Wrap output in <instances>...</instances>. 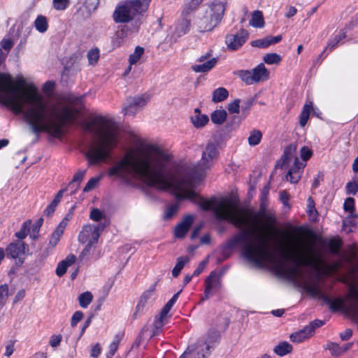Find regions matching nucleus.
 I'll list each match as a JSON object with an SVG mask.
<instances>
[{
    "instance_id": "1",
    "label": "nucleus",
    "mask_w": 358,
    "mask_h": 358,
    "mask_svg": "<svg viewBox=\"0 0 358 358\" xmlns=\"http://www.w3.org/2000/svg\"><path fill=\"white\" fill-rule=\"evenodd\" d=\"M0 91L6 94L5 102L14 113H21L29 106L25 117L34 133L46 131L58 137L63 127L73 122L80 113L71 103L49 106L38 89L22 78L14 80L10 75L1 73Z\"/></svg>"
},
{
    "instance_id": "2",
    "label": "nucleus",
    "mask_w": 358,
    "mask_h": 358,
    "mask_svg": "<svg viewBox=\"0 0 358 358\" xmlns=\"http://www.w3.org/2000/svg\"><path fill=\"white\" fill-rule=\"evenodd\" d=\"M171 155L152 144H141L135 151L129 152L113 167L109 176L125 180L137 178L159 189L173 188L178 199H187L196 202L198 194L187 188L188 180L175 175L169 169Z\"/></svg>"
},
{
    "instance_id": "3",
    "label": "nucleus",
    "mask_w": 358,
    "mask_h": 358,
    "mask_svg": "<svg viewBox=\"0 0 358 358\" xmlns=\"http://www.w3.org/2000/svg\"><path fill=\"white\" fill-rule=\"evenodd\" d=\"M282 255L295 264L293 266L281 269L282 274L293 281L303 278L300 266H310L320 274L327 275L336 273L343 264L341 260L331 264H327L315 244L303 238H293L282 249Z\"/></svg>"
},
{
    "instance_id": "4",
    "label": "nucleus",
    "mask_w": 358,
    "mask_h": 358,
    "mask_svg": "<svg viewBox=\"0 0 358 358\" xmlns=\"http://www.w3.org/2000/svg\"><path fill=\"white\" fill-rule=\"evenodd\" d=\"M85 131L92 134V141L86 153L89 165L106 162L117 145L118 129L115 124L103 117H96L83 124Z\"/></svg>"
},
{
    "instance_id": "5",
    "label": "nucleus",
    "mask_w": 358,
    "mask_h": 358,
    "mask_svg": "<svg viewBox=\"0 0 358 358\" xmlns=\"http://www.w3.org/2000/svg\"><path fill=\"white\" fill-rule=\"evenodd\" d=\"M274 231L270 227L259 231L243 229L231 238V245H241L244 257L255 264L274 263L275 255L268 241V236Z\"/></svg>"
},
{
    "instance_id": "6",
    "label": "nucleus",
    "mask_w": 358,
    "mask_h": 358,
    "mask_svg": "<svg viewBox=\"0 0 358 358\" xmlns=\"http://www.w3.org/2000/svg\"><path fill=\"white\" fill-rule=\"evenodd\" d=\"M199 200L198 204L202 209H213L217 219L228 220L236 227H248L250 222L257 224V216L251 210L239 206L231 198H222L217 203L213 200Z\"/></svg>"
},
{
    "instance_id": "7",
    "label": "nucleus",
    "mask_w": 358,
    "mask_h": 358,
    "mask_svg": "<svg viewBox=\"0 0 358 358\" xmlns=\"http://www.w3.org/2000/svg\"><path fill=\"white\" fill-rule=\"evenodd\" d=\"M151 0H127L120 3L113 13V20L117 23L131 21L137 15L145 12Z\"/></svg>"
},
{
    "instance_id": "8",
    "label": "nucleus",
    "mask_w": 358,
    "mask_h": 358,
    "mask_svg": "<svg viewBox=\"0 0 358 358\" xmlns=\"http://www.w3.org/2000/svg\"><path fill=\"white\" fill-rule=\"evenodd\" d=\"M321 298L330 305L331 310L336 311L341 308H345L352 317L358 318V289L355 285H350L349 292L345 300L341 298L331 300L322 294H321Z\"/></svg>"
},
{
    "instance_id": "9",
    "label": "nucleus",
    "mask_w": 358,
    "mask_h": 358,
    "mask_svg": "<svg viewBox=\"0 0 358 358\" xmlns=\"http://www.w3.org/2000/svg\"><path fill=\"white\" fill-rule=\"evenodd\" d=\"M224 7L222 3H213L206 10L199 20V29L201 31H211L222 20Z\"/></svg>"
},
{
    "instance_id": "10",
    "label": "nucleus",
    "mask_w": 358,
    "mask_h": 358,
    "mask_svg": "<svg viewBox=\"0 0 358 358\" xmlns=\"http://www.w3.org/2000/svg\"><path fill=\"white\" fill-rule=\"evenodd\" d=\"M296 150V146L289 145L285 148L284 155L282 156L283 166L285 164L289 162L294 159V165L289 169L286 179L292 183H296L301 178L300 169L302 168V164L299 162L297 157H294V154Z\"/></svg>"
},
{
    "instance_id": "11",
    "label": "nucleus",
    "mask_w": 358,
    "mask_h": 358,
    "mask_svg": "<svg viewBox=\"0 0 358 358\" xmlns=\"http://www.w3.org/2000/svg\"><path fill=\"white\" fill-rule=\"evenodd\" d=\"M218 152L215 145L208 143L202 153L200 162L194 166L192 171L195 176H201L211 166L213 160L217 157Z\"/></svg>"
},
{
    "instance_id": "12",
    "label": "nucleus",
    "mask_w": 358,
    "mask_h": 358,
    "mask_svg": "<svg viewBox=\"0 0 358 358\" xmlns=\"http://www.w3.org/2000/svg\"><path fill=\"white\" fill-rule=\"evenodd\" d=\"M103 227V225L87 224L84 226L79 234V241L83 244L90 241L97 242Z\"/></svg>"
},
{
    "instance_id": "13",
    "label": "nucleus",
    "mask_w": 358,
    "mask_h": 358,
    "mask_svg": "<svg viewBox=\"0 0 358 358\" xmlns=\"http://www.w3.org/2000/svg\"><path fill=\"white\" fill-rule=\"evenodd\" d=\"M220 287V275L215 271H212L205 280V290L202 300L208 299L212 295L213 289H219Z\"/></svg>"
},
{
    "instance_id": "14",
    "label": "nucleus",
    "mask_w": 358,
    "mask_h": 358,
    "mask_svg": "<svg viewBox=\"0 0 358 358\" xmlns=\"http://www.w3.org/2000/svg\"><path fill=\"white\" fill-rule=\"evenodd\" d=\"M28 250L27 245L21 241H17L15 243H10L6 248V251L8 255H10L13 259H19L21 263L23 262V259L26 251Z\"/></svg>"
},
{
    "instance_id": "15",
    "label": "nucleus",
    "mask_w": 358,
    "mask_h": 358,
    "mask_svg": "<svg viewBox=\"0 0 358 358\" xmlns=\"http://www.w3.org/2000/svg\"><path fill=\"white\" fill-rule=\"evenodd\" d=\"M248 36L244 29L240 30L236 34H230L226 37V43L230 50H236L243 45Z\"/></svg>"
},
{
    "instance_id": "16",
    "label": "nucleus",
    "mask_w": 358,
    "mask_h": 358,
    "mask_svg": "<svg viewBox=\"0 0 358 358\" xmlns=\"http://www.w3.org/2000/svg\"><path fill=\"white\" fill-rule=\"evenodd\" d=\"M193 222L194 217L192 215H187L185 217L182 222L176 227L174 230L175 236L178 238H184L193 224Z\"/></svg>"
},
{
    "instance_id": "17",
    "label": "nucleus",
    "mask_w": 358,
    "mask_h": 358,
    "mask_svg": "<svg viewBox=\"0 0 358 358\" xmlns=\"http://www.w3.org/2000/svg\"><path fill=\"white\" fill-rule=\"evenodd\" d=\"M254 83L266 80L269 78V72L264 64H259L252 70Z\"/></svg>"
},
{
    "instance_id": "18",
    "label": "nucleus",
    "mask_w": 358,
    "mask_h": 358,
    "mask_svg": "<svg viewBox=\"0 0 358 358\" xmlns=\"http://www.w3.org/2000/svg\"><path fill=\"white\" fill-rule=\"evenodd\" d=\"M76 260V257L73 255H69L67 257L59 263L57 269L56 273L58 276L63 275L69 266L72 265Z\"/></svg>"
},
{
    "instance_id": "19",
    "label": "nucleus",
    "mask_w": 358,
    "mask_h": 358,
    "mask_svg": "<svg viewBox=\"0 0 358 358\" xmlns=\"http://www.w3.org/2000/svg\"><path fill=\"white\" fill-rule=\"evenodd\" d=\"M67 222L64 220L60 222L59 226L57 227L55 231L52 234L50 239V244L52 246H55L59 242L61 236H62L64 229L66 226Z\"/></svg>"
},
{
    "instance_id": "20",
    "label": "nucleus",
    "mask_w": 358,
    "mask_h": 358,
    "mask_svg": "<svg viewBox=\"0 0 358 358\" xmlns=\"http://www.w3.org/2000/svg\"><path fill=\"white\" fill-rule=\"evenodd\" d=\"M249 24L253 27H263L264 26V20L262 12L259 10L254 11L252 14Z\"/></svg>"
},
{
    "instance_id": "21",
    "label": "nucleus",
    "mask_w": 358,
    "mask_h": 358,
    "mask_svg": "<svg viewBox=\"0 0 358 358\" xmlns=\"http://www.w3.org/2000/svg\"><path fill=\"white\" fill-rule=\"evenodd\" d=\"M358 217L356 213H350L343 221V228L346 233H350L353 231L355 226V220Z\"/></svg>"
},
{
    "instance_id": "22",
    "label": "nucleus",
    "mask_w": 358,
    "mask_h": 358,
    "mask_svg": "<svg viewBox=\"0 0 358 358\" xmlns=\"http://www.w3.org/2000/svg\"><path fill=\"white\" fill-rule=\"evenodd\" d=\"M312 336L311 333H309L307 327H305L302 330H300L295 334H292L290 335V339L292 342L301 343L305 339L310 337Z\"/></svg>"
},
{
    "instance_id": "23",
    "label": "nucleus",
    "mask_w": 358,
    "mask_h": 358,
    "mask_svg": "<svg viewBox=\"0 0 358 358\" xmlns=\"http://www.w3.org/2000/svg\"><path fill=\"white\" fill-rule=\"evenodd\" d=\"M217 63L216 58H212L203 64L194 65L192 70L195 72H206L210 70Z\"/></svg>"
},
{
    "instance_id": "24",
    "label": "nucleus",
    "mask_w": 358,
    "mask_h": 358,
    "mask_svg": "<svg viewBox=\"0 0 358 358\" xmlns=\"http://www.w3.org/2000/svg\"><path fill=\"white\" fill-rule=\"evenodd\" d=\"M228 95L229 92L225 88L219 87L213 92L212 101L215 103L222 101L228 97Z\"/></svg>"
},
{
    "instance_id": "25",
    "label": "nucleus",
    "mask_w": 358,
    "mask_h": 358,
    "mask_svg": "<svg viewBox=\"0 0 358 358\" xmlns=\"http://www.w3.org/2000/svg\"><path fill=\"white\" fill-rule=\"evenodd\" d=\"M171 309L168 308L164 306L163 309L161 310L159 316L156 317L155 321V328L157 330H161L164 325V320L168 316V313Z\"/></svg>"
},
{
    "instance_id": "26",
    "label": "nucleus",
    "mask_w": 358,
    "mask_h": 358,
    "mask_svg": "<svg viewBox=\"0 0 358 358\" xmlns=\"http://www.w3.org/2000/svg\"><path fill=\"white\" fill-rule=\"evenodd\" d=\"M313 108V103L312 102H310L309 103H306L303 106L302 112L300 115V124L301 127H304L309 118L310 110Z\"/></svg>"
},
{
    "instance_id": "27",
    "label": "nucleus",
    "mask_w": 358,
    "mask_h": 358,
    "mask_svg": "<svg viewBox=\"0 0 358 358\" xmlns=\"http://www.w3.org/2000/svg\"><path fill=\"white\" fill-rule=\"evenodd\" d=\"M352 344L348 343L345 345L344 348H341L338 345V344L332 343L328 345V349L331 351V353L334 356H338L346 352L350 347Z\"/></svg>"
},
{
    "instance_id": "28",
    "label": "nucleus",
    "mask_w": 358,
    "mask_h": 358,
    "mask_svg": "<svg viewBox=\"0 0 358 358\" xmlns=\"http://www.w3.org/2000/svg\"><path fill=\"white\" fill-rule=\"evenodd\" d=\"M227 114L224 110H217L214 111L211 115V120L217 124H222L227 118Z\"/></svg>"
},
{
    "instance_id": "29",
    "label": "nucleus",
    "mask_w": 358,
    "mask_h": 358,
    "mask_svg": "<svg viewBox=\"0 0 358 358\" xmlns=\"http://www.w3.org/2000/svg\"><path fill=\"white\" fill-rule=\"evenodd\" d=\"M191 120L195 127L200 128L205 126L208 123V117L206 115H201V113H199L192 117Z\"/></svg>"
},
{
    "instance_id": "30",
    "label": "nucleus",
    "mask_w": 358,
    "mask_h": 358,
    "mask_svg": "<svg viewBox=\"0 0 358 358\" xmlns=\"http://www.w3.org/2000/svg\"><path fill=\"white\" fill-rule=\"evenodd\" d=\"M177 260V263L172 271V275L173 277H177L179 275L185 264L189 261V259L187 256H185L178 257Z\"/></svg>"
},
{
    "instance_id": "31",
    "label": "nucleus",
    "mask_w": 358,
    "mask_h": 358,
    "mask_svg": "<svg viewBox=\"0 0 358 358\" xmlns=\"http://www.w3.org/2000/svg\"><path fill=\"white\" fill-rule=\"evenodd\" d=\"M273 350L277 355L283 356L291 352L292 350V347L287 342L285 341L279 343L277 346H275Z\"/></svg>"
},
{
    "instance_id": "32",
    "label": "nucleus",
    "mask_w": 358,
    "mask_h": 358,
    "mask_svg": "<svg viewBox=\"0 0 358 358\" xmlns=\"http://www.w3.org/2000/svg\"><path fill=\"white\" fill-rule=\"evenodd\" d=\"M236 75L247 85L254 84L252 71L241 70L236 72Z\"/></svg>"
},
{
    "instance_id": "33",
    "label": "nucleus",
    "mask_w": 358,
    "mask_h": 358,
    "mask_svg": "<svg viewBox=\"0 0 358 358\" xmlns=\"http://www.w3.org/2000/svg\"><path fill=\"white\" fill-rule=\"evenodd\" d=\"M34 24L36 29L41 33L45 32L48 29L47 19L43 15H40L36 19Z\"/></svg>"
},
{
    "instance_id": "34",
    "label": "nucleus",
    "mask_w": 358,
    "mask_h": 358,
    "mask_svg": "<svg viewBox=\"0 0 358 358\" xmlns=\"http://www.w3.org/2000/svg\"><path fill=\"white\" fill-rule=\"evenodd\" d=\"M93 296L91 292H85L81 294L78 297L80 306L82 308H86L92 301Z\"/></svg>"
},
{
    "instance_id": "35",
    "label": "nucleus",
    "mask_w": 358,
    "mask_h": 358,
    "mask_svg": "<svg viewBox=\"0 0 358 358\" xmlns=\"http://www.w3.org/2000/svg\"><path fill=\"white\" fill-rule=\"evenodd\" d=\"M127 36V32L124 29L117 30L115 32V37L113 40L114 47H119Z\"/></svg>"
},
{
    "instance_id": "36",
    "label": "nucleus",
    "mask_w": 358,
    "mask_h": 358,
    "mask_svg": "<svg viewBox=\"0 0 358 358\" xmlns=\"http://www.w3.org/2000/svg\"><path fill=\"white\" fill-rule=\"evenodd\" d=\"M263 60L268 64H277L280 62L281 57L276 53H268L264 56Z\"/></svg>"
},
{
    "instance_id": "37",
    "label": "nucleus",
    "mask_w": 358,
    "mask_h": 358,
    "mask_svg": "<svg viewBox=\"0 0 358 358\" xmlns=\"http://www.w3.org/2000/svg\"><path fill=\"white\" fill-rule=\"evenodd\" d=\"M307 213L310 217L313 220H315L317 217V211L315 206V202L311 197H309L308 199V210Z\"/></svg>"
},
{
    "instance_id": "38",
    "label": "nucleus",
    "mask_w": 358,
    "mask_h": 358,
    "mask_svg": "<svg viewBox=\"0 0 358 358\" xmlns=\"http://www.w3.org/2000/svg\"><path fill=\"white\" fill-rule=\"evenodd\" d=\"M262 133L259 130H254L250 133V135L248 138V143L250 145H257L262 138Z\"/></svg>"
},
{
    "instance_id": "39",
    "label": "nucleus",
    "mask_w": 358,
    "mask_h": 358,
    "mask_svg": "<svg viewBox=\"0 0 358 358\" xmlns=\"http://www.w3.org/2000/svg\"><path fill=\"white\" fill-rule=\"evenodd\" d=\"M99 58V50L98 48H93L90 50L87 53V59L89 64L94 65L97 63Z\"/></svg>"
},
{
    "instance_id": "40",
    "label": "nucleus",
    "mask_w": 358,
    "mask_h": 358,
    "mask_svg": "<svg viewBox=\"0 0 358 358\" xmlns=\"http://www.w3.org/2000/svg\"><path fill=\"white\" fill-rule=\"evenodd\" d=\"M144 50L141 47H136L134 52L129 56V63L131 65L136 64L143 55Z\"/></svg>"
},
{
    "instance_id": "41",
    "label": "nucleus",
    "mask_w": 358,
    "mask_h": 358,
    "mask_svg": "<svg viewBox=\"0 0 358 358\" xmlns=\"http://www.w3.org/2000/svg\"><path fill=\"white\" fill-rule=\"evenodd\" d=\"M348 270L349 278L352 280H355V275L358 273V259L349 264Z\"/></svg>"
},
{
    "instance_id": "42",
    "label": "nucleus",
    "mask_w": 358,
    "mask_h": 358,
    "mask_svg": "<svg viewBox=\"0 0 358 358\" xmlns=\"http://www.w3.org/2000/svg\"><path fill=\"white\" fill-rule=\"evenodd\" d=\"M343 208L345 212L350 213H355V200L352 197H348L345 199L343 205Z\"/></svg>"
},
{
    "instance_id": "43",
    "label": "nucleus",
    "mask_w": 358,
    "mask_h": 358,
    "mask_svg": "<svg viewBox=\"0 0 358 358\" xmlns=\"http://www.w3.org/2000/svg\"><path fill=\"white\" fill-rule=\"evenodd\" d=\"M30 224H31V221H27V222H24L22 227L21 229L15 234V236L20 239L24 238L27 234V232L29 230Z\"/></svg>"
},
{
    "instance_id": "44",
    "label": "nucleus",
    "mask_w": 358,
    "mask_h": 358,
    "mask_svg": "<svg viewBox=\"0 0 358 358\" xmlns=\"http://www.w3.org/2000/svg\"><path fill=\"white\" fill-rule=\"evenodd\" d=\"M151 296V291H146L145 292L142 296L140 298L139 302L136 306L137 310H140L141 308H143L148 299H150Z\"/></svg>"
},
{
    "instance_id": "45",
    "label": "nucleus",
    "mask_w": 358,
    "mask_h": 358,
    "mask_svg": "<svg viewBox=\"0 0 358 358\" xmlns=\"http://www.w3.org/2000/svg\"><path fill=\"white\" fill-rule=\"evenodd\" d=\"M99 0H85L84 2L85 8L89 11H94L99 5Z\"/></svg>"
},
{
    "instance_id": "46",
    "label": "nucleus",
    "mask_w": 358,
    "mask_h": 358,
    "mask_svg": "<svg viewBox=\"0 0 358 358\" xmlns=\"http://www.w3.org/2000/svg\"><path fill=\"white\" fill-rule=\"evenodd\" d=\"M342 245L341 241L338 239H332L329 241V249L333 253H337Z\"/></svg>"
},
{
    "instance_id": "47",
    "label": "nucleus",
    "mask_w": 358,
    "mask_h": 358,
    "mask_svg": "<svg viewBox=\"0 0 358 358\" xmlns=\"http://www.w3.org/2000/svg\"><path fill=\"white\" fill-rule=\"evenodd\" d=\"M178 210V204H173L168 207L166 211L164 214V217L166 219L171 218Z\"/></svg>"
},
{
    "instance_id": "48",
    "label": "nucleus",
    "mask_w": 358,
    "mask_h": 358,
    "mask_svg": "<svg viewBox=\"0 0 358 358\" xmlns=\"http://www.w3.org/2000/svg\"><path fill=\"white\" fill-rule=\"evenodd\" d=\"M103 217L102 212L98 208H93L90 212V217L95 222L101 220Z\"/></svg>"
},
{
    "instance_id": "49",
    "label": "nucleus",
    "mask_w": 358,
    "mask_h": 358,
    "mask_svg": "<svg viewBox=\"0 0 358 358\" xmlns=\"http://www.w3.org/2000/svg\"><path fill=\"white\" fill-rule=\"evenodd\" d=\"M99 181V178H92L91 179H90V180L87 182V183L85 186L83 191L85 192H89V191L92 190L96 186Z\"/></svg>"
},
{
    "instance_id": "50",
    "label": "nucleus",
    "mask_w": 358,
    "mask_h": 358,
    "mask_svg": "<svg viewBox=\"0 0 358 358\" xmlns=\"http://www.w3.org/2000/svg\"><path fill=\"white\" fill-rule=\"evenodd\" d=\"M345 36L346 35L345 33L340 34L339 35L335 36V38L329 43L327 48L332 50L336 46V45L340 42V41L345 38Z\"/></svg>"
},
{
    "instance_id": "51",
    "label": "nucleus",
    "mask_w": 358,
    "mask_h": 358,
    "mask_svg": "<svg viewBox=\"0 0 358 358\" xmlns=\"http://www.w3.org/2000/svg\"><path fill=\"white\" fill-rule=\"evenodd\" d=\"M239 99H236L233 102L228 105V110L230 113H239Z\"/></svg>"
},
{
    "instance_id": "52",
    "label": "nucleus",
    "mask_w": 358,
    "mask_h": 358,
    "mask_svg": "<svg viewBox=\"0 0 358 358\" xmlns=\"http://www.w3.org/2000/svg\"><path fill=\"white\" fill-rule=\"evenodd\" d=\"M54 7L57 10H64L69 4V0H53Z\"/></svg>"
},
{
    "instance_id": "53",
    "label": "nucleus",
    "mask_w": 358,
    "mask_h": 358,
    "mask_svg": "<svg viewBox=\"0 0 358 358\" xmlns=\"http://www.w3.org/2000/svg\"><path fill=\"white\" fill-rule=\"evenodd\" d=\"M8 295V287L6 285L0 286V304L3 303Z\"/></svg>"
},
{
    "instance_id": "54",
    "label": "nucleus",
    "mask_w": 358,
    "mask_h": 358,
    "mask_svg": "<svg viewBox=\"0 0 358 358\" xmlns=\"http://www.w3.org/2000/svg\"><path fill=\"white\" fill-rule=\"evenodd\" d=\"M280 199L283 203V205L288 208H290V205L289 203V194L286 191H281L280 193Z\"/></svg>"
},
{
    "instance_id": "55",
    "label": "nucleus",
    "mask_w": 358,
    "mask_h": 358,
    "mask_svg": "<svg viewBox=\"0 0 358 358\" xmlns=\"http://www.w3.org/2000/svg\"><path fill=\"white\" fill-rule=\"evenodd\" d=\"M324 324L323 321L315 320L313 322H311L309 325L306 326L307 329L308 330L309 333H311L312 334L315 331V328L321 327Z\"/></svg>"
},
{
    "instance_id": "56",
    "label": "nucleus",
    "mask_w": 358,
    "mask_h": 358,
    "mask_svg": "<svg viewBox=\"0 0 358 358\" xmlns=\"http://www.w3.org/2000/svg\"><path fill=\"white\" fill-rule=\"evenodd\" d=\"M81 58L80 53L76 52L71 55L68 61H67V65H69V67L72 66L74 64L78 63Z\"/></svg>"
},
{
    "instance_id": "57",
    "label": "nucleus",
    "mask_w": 358,
    "mask_h": 358,
    "mask_svg": "<svg viewBox=\"0 0 358 358\" xmlns=\"http://www.w3.org/2000/svg\"><path fill=\"white\" fill-rule=\"evenodd\" d=\"M347 263L350 264L357 260V253L355 249L352 248L345 257Z\"/></svg>"
},
{
    "instance_id": "58",
    "label": "nucleus",
    "mask_w": 358,
    "mask_h": 358,
    "mask_svg": "<svg viewBox=\"0 0 358 358\" xmlns=\"http://www.w3.org/2000/svg\"><path fill=\"white\" fill-rule=\"evenodd\" d=\"M251 45L253 47H257L260 48H265L268 47V43L266 38L262 39L255 40L251 42Z\"/></svg>"
},
{
    "instance_id": "59",
    "label": "nucleus",
    "mask_w": 358,
    "mask_h": 358,
    "mask_svg": "<svg viewBox=\"0 0 358 358\" xmlns=\"http://www.w3.org/2000/svg\"><path fill=\"white\" fill-rule=\"evenodd\" d=\"M55 87V83L50 81L46 82L43 86V91L47 95H50Z\"/></svg>"
},
{
    "instance_id": "60",
    "label": "nucleus",
    "mask_w": 358,
    "mask_h": 358,
    "mask_svg": "<svg viewBox=\"0 0 358 358\" xmlns=\"http://www.w3.org/2000/svg\"><path fill=\"white\" fill-rule=\"evenodd\" d=\"M85 174V171H77L73 178H72V180H71V183H73V182H78V184L80 183V182L83 180V178H84V176Z\"/></svg>"
},
{
    "instance_id": "61",
    "label": "nucleus",
    "mask_w": 358,
    "mask_h": 358,
    "mask_svg": "<svg viewBox=\"0 0 358 358\" xmlns=\"http://www.w3.org/2000/svg\"><path fill=\"white\" fill-rule=\"evenodd\" d=\"M268 190H269V187H268V185L265 186L262 192V196H261V200H262V203H261V208L262 209L264 210L265 208V206H264V203L265 201H266L267 199V196H268Z\"/></svg>"
},
{
    "instance_id": "62",
    "label": "nucleus",
    "mask_w": 358,
    "mask_h": 358,
    "mask_svg": "<svg viewBox=\"0 0 358 358\" xmlns=\"http://www.w3.org/2000/svg\"><path fill=\"white\" fill-rule=\"evenodd\" d=\"M83 317V313L81 311H76L71 318V325L76 326Z\"/></svg>"
},
{
    "instance_id": "63",
    "label": "nucleus",
    "mask_w": 358,
    "mask_h": 358,
    "mask_svg": "<svg viewBox=\"0 0 358 358\" xmlns=\"http://www.w3.org/2000/svg\"><path fill=\"white\" fill-rule=\"evenodd\" d=\"M301 157L303 160H308L312 155V151L307 147H303L301 149Z\"/></svg>"
},
{
    "instance_id": "64",
    "label": "nucleus",
    "mask_w": 358,
    "mask_h": 358,
    "mask_svg": "<svg viewBox=\"0 0 358 358\" xmlns=\"http://www.w3.org/2000/svg\"><path fill=\"white\" fill-rule=\"evenodd\" d=\"M346 188L348 193L355 194L358 190V185L356 182H348Z\"/></svg>"
}]
</instances>
